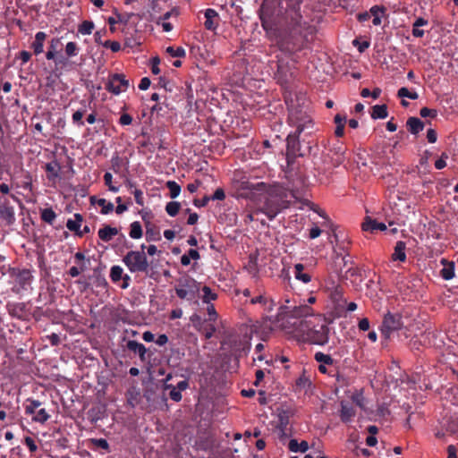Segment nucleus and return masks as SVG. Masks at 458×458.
Returning a JSON list of instances; mask_svg holds the SVG:
<instances>
[{
	"mask_svg": "<svg viewBox=\"0 0 458 458\" xmlns=\"http://www.w3.org/2000/svg\"><path fill=\"white\" fill-rule=\"evenodd\" d=\"M304 266L298 263L294 266V276L297 280L301 281L304 284H308L311 281V276L308 273H304Z\"/></svg>",
	"mask_w": 458,
	"mask_h": 458,
	"instance_id": "cd10ccee",
	"label": "nucleus"
},
{
	"mask_svg": "<svg viewBox=\"0 0 458 458\" xmlns=\"http://www.w3.org/2000/svg\"><path fill=\"white\" fill-rule=\"evenodd\" d=\"M166 53H168L173 57H184L186 52L184 48L179 47L177 48H174L173 47H168L166 48Z\"/></svg>",
	"mask_w": 458,
	"mask_h": 458,
	"instance_id": "5fc2aeb1",
	"label": "nucleus"
},
{
	"mask_svg": "<svg viewBox=\"0 0 458 458\" xmlns=\"http://www.w3.org/2000/svg\"><path fill=\"white\" fill-rule=\"evenodd\" d=\"M62 46L61 38L58 37L53 38L49 42L48 48L55 53L58 52V48Z\"/></svg>",
	"mask_w": 458,
	"mask_h": 458,
	"instance_id": "680f3d73",
	"label": "nucleus"
},
{
	"mask_svg": "<svg viewBox=\"0 0 458 458\" xmlns=\"http://www.w3.org/2000/svg\"><path fill=\"white\" fill-rule=\"evenodd\" d=\"M123 275V269L120 266H113L110 269V278L112 282L117 283L119 282Z\"/></svg>",
	"mask_w": 458,
	"mask_h": 458,
	"instance_id": "79ce46f5",
	"label": "nucleus"
},
{
	"mask_svg": "<svg viewBox=\"0 0 458 458\" xmlns=\"http://www.w3.org/2000/svg\"><path fill=\"white\" fill-rule=\"evenodd\" d=\"M79 47L77 45V43L75 42H68L65 46V55H66V58L68 59V57H73V56H76L78 54H79Z\"/></svg>",
	"mask_w": 458,
	"mask_h": 458,
	"instance_id": "c03bdc74",
	"label": "nucleus"
},
{
	"mask_svg": "<svg viewBox=\"0 0 458 458\" xmlns=\"http://www.w3.org/2000/svg\"><path fill=\"white\" fill-rule=\"evenodd\" d=\"M356 276H361L360 275V269L358 267H351L346 271L344 276H342V277L345 279L352 280L353 277Z\"/></svg>",
	"mask_w": 458,
	"mask_h": 458,
	"instance_id": "603ef678",
	"label": "nucleus"
},
{
	"mask_svg": "<svg viewBox=\"0 0 458 458\" xmlns=\"http://www.w3.org/2000/svg\"><path fill=\"white\" fill-rule=\"evenodd\" d=\"M356 411L353 406L345 401L341 402L340 419L343 422L348 423L352 420Z\"/></svg>",
	"mask_w": 458,
	"mask_h": 458,
	"instance_id": "dca6fc26",
	"label": "nucleus"
},
{
	"mask_svg": "<svg viewBox=\"0 0 458 458\" xmlns=\"http://www.w3.org/2000/svg\"><path fill=\"white\" fill-rule=\"evenodd\" d=\"M324 315L317 313V325L320 320L324 323L320 326V329L317 330V345H324L328 342L329 327L328 323L323 318Z\"/></svg>",
	"mask_w": 458,
	"mask_h": 458,
	"instance_id": "4468645a",
	"label": "nucleus"
},
{
	"mask_svg": "<svg viewBox=\"0 0 458 458\" xmlns=\"http://www.w3.org/2000/svg\"><path fill=\"white\" fill-rule=\"evenodd\" d=\"M364 232L374 233L375 231H386V225L384 223L377 222L376 219H372L369 216H366L364 222L361 225Z\"/></svg>",
	"mask_w": 458,
	"mask_h": 458,
	"instance_id": "f3484780",
	"label": "nucleus"
},
{
	"mask_svg": "<svg viewBox=\"0 0 458 458\" xmlns=\"http://www.w3.org/2000/svg\"><path fill=\"white\" fill-rule=\"evenodd\" d=\"M47 34L43 31H38L35 35V39L30 45L34 55H38L44 51V43L47 38Z\"/></svg>",
	"mask_w": 458,
	"mask_h": 458,
	"instance_id": "aec40b11",
	"label": "nucleus"
},
{
	"mask_svg": "<svg viewBox=\"0 0 458 458\" xmlns=\"http://www.w3.org/2000/svg\"><path fill=\"white\" fill-rule=\"evenodd\" d=\"M21 187L24 190L32 191V189H33L32 179H31V175L29 173L26 174L25 181L22 182Z\"/></svg>",
	"mask_w": 458,
	"mask_h": 458,
	"instance_id": "774afa93",
	"label": "nucleus"
},
{
	"mask_svg": "<svg viewBox=\"0 0 458 458\" xmlns=\"http://www.w3.org/2000/svg\"><path fill=\"white\" fill-rule=\"evenodd\" d=\"M166 187L170 191V197L175 199L181 192V186L174 181L166 182Z\"/></svg>",
	"mask_w": 458,
	"mask_h": 458,
	"instance_id": "37998d69",
	"label": "nucleus"
},
{
	"mask_svg": "<svg viewBox=\"0 0 458 458\" xmlns=\"http://www.w3.org/2000/svg\"><path fill=\"white\" fill-rule=\"evenodd\" d=\"M56 54L57 53H55L48 48V50L46 53V58L47 60H53L55 62V69H58L59 67L63 68V67L66 66L69 64L68 59L64 56H56Z\"/></svg>",
	"mask_w": 458,
	"mask_h": 458,
	"instance_id": "a878e982",
	"label": "nucleus"
},
{
	"mask_svg": "<svg viewBox=\"0 0 458 458\" xmlns=\"http://www.w3.org/2000/svg\"><path fill=\"white\" fill-rule=\"evenodd\" d=\"M8 273L10 277L13 280V286L12 288L13 293H20L30 288L33 281V276L30 269L11 267Z\"/></svg>",
	"mask_w": 458,
	"mask_h": 458,
	"instance_id": "6e6552de",
	"label": "nucleus"
},
{
	"mask_svg": "<svg viewBox=\"0 0 458 458\" xmlns=\"http://www.w3.org/2000/svg\"><path fill=\"white\" fill-rule=\"evenodd\" d=\"M288 448L291 452L305 453L309 449V444L304 440L299 443L296 439H291L288 442Z\"/></svg>",
	"mask_w": 458,
	"mask_h": 458,
	"instance_id": "c85d7f7f",
	"label": "nucleus"
},
{
	"mask_svg": "<svg viewBox=\"0 0 458 458\" xmlns=\"http://www.w3.org/2000/svg\"><path fill=\"white\" fill-rule=\"evenodd\" d=\"M420 114L423 118H426V117L436 118L437 115V111L436 109L422 107L420 111Z\"/></svg>",
	"mask_w": 458,
	"mask_h": 458,
	"instance_id": "4d7b16f0",
	"label": "nucleus"
},
{
	"mask_svg": "<svg viewBox=\"0 0 458 458\" xmlns=\"http://www.w3.org/2000/svg\"><path fill=\"white\" fill-rule=\"evenodd\" d=\"M0 218L7 225H12L15 220L14 208L6 198H0Z\"/></svg>",
	"mask_w": 458,
	"mask_h": 458,
	"instance_id": "ddd939ff",
	"label": "nucleus"
},
{
	"mask_svg": "<svg viewBox=\"0 0 458 458\" xmlns=\"http://www.w3.org/2000/svg\"><path fill=\"white\" fill-rule=\"evenodd\" d=\"M24 444L29 448L30 452L31 454H34L38 451V445L35 442V440L30 437H24Z\"/></svg>",
	"mask_w": 458,
	"mask_h": 458,
	"instance_id": "13d9d810",
	"label": "nucleus"
},
{
	"mask_svg": "<svg viewBox=\"0 0 458 458\" xmlns=\"http://www.w3.org/2000/svg\"><path fill=\"white\" fill-rule=\"evenodd\" d=\"M94 30V23L91 21H83L78 27V31L82 35H90Z\"/></svg>",
	"mask_w": 458,
	"mask_h": 458,
	"instance_id": "a19ab883",
	"label": "nucleus"
},
{
	"mask_svg": "<svg viewBox=\"0 0 458 458\" xmlns=\"http://www.w3.org/2000/svg\"><path fill=\"white\" fill-rule=\"evenodd\" d=\"M388 115L386 105H376L372 107L371 117L372 119H385Z\"/></svg>",
	"mask_w": 458,
	"mask_h": 458,
	"instance_id": "2f4dec72",
	"label": "nucleus"
},
{
	"mask_svg": "<svg viewBox=\"0 0 458 458\" xmlns=\"http://www.w3.org/2000/svg\"><path fill=\"white\" fill-rule=\"evenodd\" d=\"M440 275H441V276L445 280H451L452 278H454V263H452L448 267H443L441 269V271H440Z\"/></svg>",
	"mask_w": 458,
	"mask_h": 458,
	"instance_id": "49530a36",
	"label": "nucleus"
},
{
	"mask_svg": "<svg viewBox=\"0 0 458 458\" xmlns=\"http://www.w3.org/2000/svg\"><path fill=\"white\" fill-rule=\"evenodd\" d=\"M88 446L93 451H100L101 454L110 452V445L105 438H89L88 440Z\"/></svg>",
	"mask_w": 458,
	"mask_h": 458,
	"instance_id": "2eb2a0df",
	"label": "nucleus"
},
{
	"mask_svg": "<svg viewBox=\"0 0 458 458\" xmlns=\"http://www.w3.org/2000/svg\"><path fill=\"white\" fill-rule=\"evenodd\" d=\"M122 166V159L118 155L111 158V168L115 174H119Z\"/></svg>",
	"mask_w": 458,
	"mask_h": 458,
	"instance_id": "6e6d98bb",
	"label": "nucleus"
},
{
	"mask_svg": "<svg viewBox=\"0 0 458 458\" xmlns=\"http://www.w3.org/2000/svg\"><path fill=\"white\" fill-rule=\"evenodd\" d=\"M41 405V402L28 398L24 404V411L26 415H33L37 412Z\"/></svg>",
	"mask_w": 458,
	"mask_h": 458,
	"instance_id": "7c9ffc66",
	"label": "nucleus"
},
{
	"mask_svg": "<svg viewBox=\"0 0 458 458\" xmlns=\"http://www.w3.org/2000/svg\"><path fill=\"white\" fill-rule=\"evenodd\" d=\"M405 250L406 243L403 241H398L395 243L394 253L392 254V260L404 262L407 259Z\"/></svg>",
	"mask_w": 458,
	"mask_h": 458,
	"instance_id": "4be33fe9",
	"label": "nucleus"
},
{
	"mask_svg": "<svg viewBox=\"0 0 458 458\" xmlns=\"http://www.w3.org/2000/svg\"><path fill=\"white\" fill-rule=\"evenodd\" d=\"M50 418L49 414L46 411V409L41 408L37 411V412L32 416L31 420L35 422H38L44 424Z\"/></svg>",
	"mask_w": 458,
	"mask_h": 458,
	"instance_id": "ea45409f",
	"label": "nucleus"
},
{
	"mask_svg": "<svg viewBox=\"0 0 458 458\" xmlns=\"http://www.w3.org/2000/svg\"><path fill=\"white\" fill-rule=\"evenodd\" d=\"M9 313L13 317H16L19 318H23L25 314V304L24 303H16L8 306Z\"/></svg>",
	"mask_w": 458,
	"mask_h": 458,
	"instance_id": "f704fd0d",
	"label": "nucleus"
},
{
	"mask_svg": "<svg viewBox=\"0 0 458 458\" xmlns=\"http://www.w3.org/2000/svg\"><path fill=\"white\" fill-rule=\"evenodd\" d=\"M129 81L126 80L125 75L123 73H114L108 78L106 84V89L114 95L124 92L129 88Z\"/></svg>",
	"mask_w": 458,
	"mask_h": 458,
	"instance_id": "9d476101",
	"label": "nucleus"
},
{
	"mask_svg": "<svg viewBox=\"0 0 458 458\" xmlns=\"http://www.w3.org/2000/svg\"><path fill=\"white\" fill-rule=\"evenodd\" d=\"M85 112H86L85 109H81V110H77L76 112H74L72 116V123L77 124L78 126H83L84 122L82 120V117H83Z\"/></svg>",
	"mask_w": 458,
	"mask_h": 458,
	"instance_id": "864d4df0",
	"label": "nucleus"
},
{
	"mask_svg": "<svg viewBox=\"0 0 458 458\" xmlns=\"http://www.w3.org/2000/svg\"><path fill=\"white\" fill-rule=\"evenodd\" d=\"M397 96L399 98H408L410 99L415 100L418 99L419 95L417 92H411L407 88L403 87L398 89Z\"/></svg>",
	"mask_w": 458,
	"mask_h": 458,
	"instance_id": "de8ad7c7",
	"label": "nucleus"
},
{
	"mask_svg": "<svg viewBox=\"0 0 458 458\" xmlns=\"http://www.w3.org/2000/svg\"><path fill=\"white\" fill-rule=\"evenodd\" d=\"M406 126L408 131L411 134H418L424 128V123L420 121L418 117H410L406 122Z\"/></svg>",
	"mask_w": 458,
	"mask_h": 458,
	"instance_id": "393cba45",
	"label": "nucleus"
},
{
	"mask_svg": "<svg viewBox=\"0 0 458 458\" xmlns=\"http://www.w3.org/2000/svg\"><path fill=\"white\" fill-rule=\"evenodd\" d=\"M89 200L92 205L98 204L99 207H101V214L103 215L111 213L114 208V204L110 201H107L106 199H97L96 196H91Z\"/></svg>",
	"mask_w": 458,
	"mask_h": 458,
	"instance_id": "b1692460",
	"label": "nucleus"
},
{
	"mask_svg": "<svg viewBox=\"0 0 458 458\" xmlns=\"http://www.w3.org/2000/svg\"><path fill=\"white\" fill-rule=\"evenodd\" d=\"M82 221H83V216L81 214L76 213V214H74L73 220L68 219V221L66 223V227L70 231L74 232L77 234V233L81 229Z\"/></svg>",
	"mask_w": 458,
	"mask_h": 458,
	"instance_id": "c756f323",
	"label": "nucleus"
},
{
	"mask_svg": "<svg viewBox=\"0 0 458 458\" xmlns=\"http://www.w3.org/2000/svg\"><path fill=\"white\" fill-rule=\"evenodd\" d=\"M276 432H277L280 441L282 443H284L287 440V437L289 435V429L282 428V427H277Z\"/></svg>",
	"mask_w": 458,
	"mask_h": 458,
	"instance_id": "0e129e2a",
	"label": "nucleus"
},
{
	"mask_svg": "<svg viewBox=\"0 0 458 458\" xmlns=\"http://www.w3.org/2000/svg\"><path fill=\"white\" fill-rule=\"evenodd\" d=\"M312 382L310 376L306 375V369H303L302 374L296 380V388L300 391L304 390L305 394L310 389Z\"/></svg>",
	"mask_w": 458,
	"mask_h": 458,
	"instance_id": "bb28decb",
	"label": "nucleus"
},
{
	"mask_svg": "<svg viewBox=\"0 0 458 458\" xmlns=\"http://www.w3.org/2000/svg\"><path fill=\"white\" fill-rule=\"evenodd\" d=\"M129 235L132 239H140L142 237L143 232L140 222L134 221L131 224Z\"/></svg>",
	"mask_w": 458,
	"mask_h": 458,
	"instance_id": "e433bc0d",
	"label": "nucleus"
},
{
	"mask_svg": "<svg viewBox=\"0 0 458 458\" xmlns=\"http://www.w3.org/2000/svg\"><path fill=\"white\" fill-rule=\"evenodd\" d=\"M181 208V204L177 201H170L165 206L166 213L171 216H175Z\"/></svg>",
	"mask_w": 458,
	"mask_h": 458,
	"instance_id": "a18cd8bd",
	"label": "nucleus"
},
{
	"mask_svg": "<svg viewBox=\"0 0 458 458\" xmlns=\"http://www.w3.org/2000/svg\"><path fill=\"white\" fill-rule=\"evenodd\" d=\"M211 200H224L225 199V193L224 189L217 188L213 195L209 196Z\"/></svg>",
	"mask_w": 458,
	"mask_h": 458,
	"instance_id": "e2e57ef3",
	"label": "nucleus"
},
{
	"mask_svg": "<svg viewBox=\"0 0 458 458\" xmlns=\"http://www.w3.org/2000/svg\"><path fill=\"white\" fill-rule=\"evenodd\" d=\"M448 156L446 153H442L441 157L436 160L435 162V167L438 170H441L446 166L445 160L447 159Z\"/></svg>",
	"mask_w": 458,
	"mask_h": 458,
	"instance_id": "338daca9",
	"label": "nucleus"
},
{
	"mask_svg": "<svg viewBox=\"0 0 458 458\" xmlns=\"http://www.w3.org/2000/svg\"><path fill=\"white\" fill-rule=\"evenodd\" d=\"M312 147L304 140L300 141L296 136L289 135L286 139V160L287 164L293 163L296 157H304L310 154Z\"/></svg>",
	"mask_w": 458,
	"mask_h": 458,
	"instance_id": "423d86ee",
	"label": "nucleus"
},
{
	"mask_svg": "<svg viewBox=\"0 0 458 458\" xmlns=\"http://www.w3.org/2000/svg\"><path fill=\"white\" fill-rule=\"evenodd\" d=\"M165 388L170 389L169 396L173 401L180 402L182 400V394L179 390L176 389V387L172 385H166Z\"/></svg>",
	"mask_w": 458,
	"mask_h": 458,
	"instance_id": "3c124183",
	"label": "nucleus"
},
{
	"mask_svg": "<svg viewBox=\"0 0 458 458\" xmlns=\"http://www.w3.org/2000/svg\"><path fill=\"white\" fill-rule=\"evenodd\" d=\"M351 399L361 410H363V411L367 410V407H366L367 400L363 396L362 390H356L354 393H352L351 395Z\"/></svg>",
	"mask_w": 458,
	"mask_h": 458,
	"instance_id": "473e14b6",
	"label": "nucleus"
},
{
	"mask_svg": "<svg viewBox=\"0 0 458 458\" xmlns=\"http://www.w3.org/2000/svg\"><path fill=\"white\" fill-rule=\"evenodd\" d=\"M317 362L319 363L318 369L323 374L334 377L337 374L336 361L329 354L317 352Z\"/></svg>",
	"mask_w": 458,
	"mask_h": 458,
	"instance_id": "9b49d317",
	"label": "nucleus"
},
{
	"mask_svg": "<svg viewBox=\"0 0 458 458\" xmlns=\"http://www.w3.org/2000/svg\"><path fill=\"white\" fill-rule=\"evenodd\" d=\"M40 217L44 222H46L49 225H53V223L55 222V220L56 218V214L51 208H47L41 209Z\"/></svg>",
	"mask_w": 458,
	"mask_h": 458,
	"instance_id": "c9c22d12",
	"label": "nucleus"
},
{
	"mask_svg": "<svg viewBox=\"0 0 458 458\" xmlns=\"http://www.w3.org/2000/svg\"><path fill=\"white\" fill-rule=\"evenodd\" d=\"M104 182L110 191L117 192L119 191V187L113 184V175L111 173L106 172L104 174Z\"/></svg>",
	"mask_w": 458,
	"mask_h": 458,
	"instance_id": "09e8293b",
	"label": "nucleus"
},
{
	"mask_svg": "<svg viewBox=\"0 0 458 458\" xmlns=\"http://www.w3.org/2000/svg\"><path fill=\"white\" fill-rule=\"evenodd\" d=\"M202 301L203 302L209 304L211 301H215L217 299V294L211 290L209 286L205 285L202 288Z\"/></svg>",
	"mask_w": 458,
	"mask_h": 458,
	"instance_id": "4c0bfd02",
	"label": "nucleus"
},
{
	"mask_svg": "<svg viewBox=\"0 0 458 458\" xmlns=\"http://www.w3.org/2000/svg\"><path fill=\"white\" fill-rule=\"evenodd\" d=\"M204 26L208 30H215L218 25V13L216 10L208 8L205 11Z\"/></svg>",
	"mask_w": 458,
	"mask_h": 458,
	"instance_id": "a211bd4d",
	"label": "nucleus"
},
{
	"mask_svg": "<svg viewBox=\"0 0 458 458\" xmlns=\"http://www.w3.org/2000/svg\"><path fill=\"white\" fill-rule=\"evenodd\" d=\"M403 327L402 316L398 313L393 314L387 312L383 318L380 332L382 336L387 340L391 337V335L401 329Z\"/></svg>",
	"mask_w": 458,
	"mask_h": 458,
	"instance_id": "1a4fd4ad",
	"label": "nucleus"
},
{
	"mask_svg": "<svg viewBox=\"0 0 458 458\" xmlns=\"http://www.w3.org/2000/svg\"><path fill=\"white\" fill-rule=\"evenodd\" d=\"M86 270V265L85 263H82L80 267H72L69 271H68V274L72 276V277H76L78 276L81 272L85 271Z\"/></svg>",
	"mask_w": 458,
	"mask_h": 458,
	"instance_id": "052dcab7",
	"label": "nucleus"
},
{
	"mask_svg": "<svg viewBox=\"0 0 458 458\" xmlns=\"http://www.w3.org/2000/svg\"><path fill=\"white\" fill-rule=\"evenodd\" d=\"M237 199H249L258 204L264 197L263 205L258 208L257 212L263 213L269 220H273L280 212L290 207L292 199L295 198L293 191L279 183H266L264 182H251L245 175H234L233 181Z\"/></svg>",
	"mask_w": 458,
	"mask_h": 458,
	"instance_id": "f257e3e1",
	"label": "nucleus"
},
{
	"mask_svg": "<svg viewBox=\"0 0 458 458\" xmlns=\"http://www.w3.org/2000/svg\"><path fill=\"white\" fill-rule=\"evenodd\" d=\"M45 170L47 172V178L49 181H55L60 177L61 165L57 160H53L45 165Z\"/></svg>",
	"mask_w": 458,
	"mask_h": 458,
	"instance_id": "6ab92c4d",
	"label": "nucleus"
},
{
	"mask_svg": "<svg viewBox=\"0 0 458 458\" xmlns=\"http://www.w3.org/2000/svg\"><path fill=\"white\" fill-rule=\"evenodd\" d=\"M98 234L100 240L108 242L118 234V229L110 225H105L98 230Z\"/></svg>",
	"mask_w": 458,
	"mask_h": 458,
	"instance_id": "5701e85b",
	"label": "nucleus"
},
{
	"mask_svg": "<svg viewBox=\"0 0 458 458\" xmlns=\"http://www.w3.org/2000/svg\"><path fill=\"white\" fill-rule=\"evenodd\" d=\"M250 302L251 304H261L264 307H266L268 310H271L273 306V301H269L267 298L261 294L257 297L251 298Z\"/></svg>",
	"mask_w": 458,
	"mask_h": 458,
	"instance_id": "58836bf2",
	"label": "nucleus"
},
{
	"mask_svg": "<svg viewBox=\"0 0 458 458\" xmlns=\"http://www.w3.org/2000/svg\"><path fill=\"white\" fill-rule=\"evenodd\" d=\"M317 215L321 218L317 221V237L326 236L328 241L327 252L323 258L330 257L331 261L327 264V270L335 274L334 277L340 280L342 271L347 265L344 254L347 253L351 243L347 234L339 230L338 225H335L328 217L327 213L317 206Z\"/></svg>",
	"mask_w": 458,
	"mask_h": 458,
	"instance_id": "f03ea898",
	"label": "nucleus"
},
{
	"mask_svg": "<svg viewBox=\"0 0 458 458\" xmlns=\"http://www.w3.org/2000/svg\"><path fill=\"white\" fill-rule=\"evenodd\" d=\"M325 291L333 303V308L327 317H323V318L328 324H332L335 318L344 315L346 299L344 298V288L332 276L325 282Z\"/></svg>",
	"mask_w": 458,
	"mask_h": 458,
	"instance_id": "20e7f679",
	"label": "nucleus"
},
{
	"mask_svg": "<svg viewBox=\"0 0 458 458\" xmlns=\"http://www.w3.org/2000/svg\"><path fill=\"white\" fill-rule=\"evenodd\" d=\"M315 303V296H310L298 306L282 305L272 321L283 328L293 326L299 341L315 344V312L312 304Z\"/></svg>",
	"mask_w": 458,
	"mask_h": 458,
	"instance_id": "7ed1b4c3",
	"label": "nucleus"
},
{
	"mask_svg": "<svg viewBox=\"0 0 458 458\" xmlns=\"http://www.w3.org/2000/svg\"><path fill=\"white\" fill-rule=\"evenodd\" d=\"M317 239L319 240V245H317V255H318L319 258H323L327 252V247L325 248L324 245H327L328 241L326 236L317 237Z\"/></svg>",
	"mask_w": 458,
	"mask_h": 458,
	"instance_id": "8fccbe9b",
	"label": "nucleus"
},
{
	"mask_svg": "<svg viewBox=\"0 0 458 458\" xmlns=\"http://www.w3.org/2000/svg\"><path fill=\"white\" fill-rule=\"evenodd\" d=\"M132 194L134 196L136 203L141 207L144 206V197L142 191L140 189H135L132 191Z\"/></svg>",
	"mask_w": 458,
	"mask_h": 458,
	"instance_id": "69168bd1",
	"label": "nucleus"
},
{
	"mask_svg": "<svg viewBox=\"0 0 458 458\" xmlns=\"http://www.w3.org/2000/svg\"><path fill=\"white\" fill-rule=\"evenodd\" d=\"M140 250H130L123 258V262L131 273H144L149 271V262L144 252L145 245L140 246Z\"/></svg>",
	"mask_w": 458,
	"mask_h": 458,
	"instance_id": "39448f33",
	"label": "nucleus"
},
{
	"mask_svg": "<svg viewBox=\"0 0 458 458\" xmlns=\"http://www.w3.org/2000/svg\"><path fill=\"white\" fill-rule=\"evenodd\" d=\"M385 13V8L378 5H374L370 8V16H373L372 23L375 26L381 24V16Z\"/></svg>",
	"mask_w": 458,
	"mask_h": 458,
	"instance_id": "72a5a7b5",
	"label": "nucleus"
},
{
	"mask_svg": "<svg viewBox=\"0 0 458 458\" xmlns=\"http://www.w3.org/2000/svg\"><path fill=\"white\" fill-rule=\"evenodd\" d=\"M454 436L458 438V419L456 417H447L442 421L441 429L435 433L437 438H442L445 436Z\"/></svg>",
	"mask_w": 458,
	"mask_h": 458,
	"instance_id": "f8f14e48",
	"label": "nucleus"
},
{
	"mask_svg": "<svg viewBox=\"0 0 458 458\" xmlns=\"http://www.w3.org/2000/svg\"><path fill=\"white\" fill-rule=\"evenodd\" d=\"M126 346L129 351L138 353L141 361L146 360L147 348L144 344L134 340H129Z\"/></svg>",
	"mask_w": 458,
	"mask_h": 458,
	"instance_id": "412c9836",
	"label": "nucleus"
},
{
	"mask_svg": "<svg viewBox=\"0 0 458 458\" xmlns=\"http://www.w3.org/2000/svg\"><path fill=\"white\" fill-rule=\"evenodd\" d=\"M174 289L180 299L193 301L199 292V284L190 276H184L177 280Z\"/></svg>",
	"mask_w": 458,
	"mask_h": 458,
	"instance_id": "0eeeda50",
	"label": "nucleus"
},
{
	"mask_svg": "<svg viewBox=\"0 0 458 458\" xmlns=\"http://www.w3.org/2000/svg\"><path fill=\"white\" fill-rule=\"evenodd\" d=\"M106 48H110L112 52H118L121 49V45L118 41L106 40L103 44Z\"/></svg>",
	"mask_w": 458,
	"mask_h": 458,
	"instance_id": "bf43d9fd",
	"label": "nucleus"
}]
</instances>
